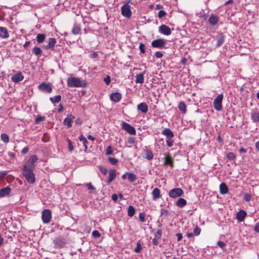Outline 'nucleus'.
Wrapping results in <instances>:
<instances>
[{
    "mask_svg": "<svg viewBox=\"0 0 259 259\" xmlns=\"http://www.w3.org/2000/svg\"><path fill=\"white\" fill-rule=\"evenodd\" d=\"M22 170L23 175L27 182L29 184H33L35 182V178L33 169L26 168V166H23Z\"/></svg>",
    "mask_w": 259,
    "mask_h": 259,
    "instance_id": "nucleus-1",
    "label": "nucleus"
},
{
    "mask_svg": "<svg viewBox=\"0 0 259 259\" xmlns=\"http://www.w3.org/2000/svg\"><path fill=\"white\" fill-rule=\"evenodd\" d=\"M67 84L70 87H81L84 85V83L79 78L72 77L68 78Z\"/></svg>",
    "mask_w": 259,
    "mask_h": 259,
    "instance_id": "nucleus-2",
    "label": "nucleus"
},
{
    "mask_svg": "<svg viewBox=\"0 0 259 259\" xmlns=\"http://www.w3.org/2000/svg\"><path fill=\"white\" fill-rule=\"evenodd\" d=\"M224 96L222 94L219 95L213 100V106L217 111H221L222 109V102Z\"/></svg>",
    "mask_w": 259,
    "mask_h": 259,
    "instance_id": "nucleus-3",
    "label": "nucleus"
},
{
    "mask_svg": "<svg viewBox=\"0 0 259 259\" xmlns=\"http://www.w3.org/2000/svg\"><path fill=\"white\" fill-rule=\"evenodd\" d=\"M122 15L126 18H130L132 15L131 6L127 4H124L121 8Z\"/></svg>",
    "mask_w": 259,
    "mask_h": 259,
    "instance_id": "nucleus-4",
    "label": "nucleus"
},
{
    "mask_svg": "<svg viewBox=\"0 0 259 259\" xmlns=\"http://www.w3.org/2000/svg\"><path fill=\"white\" fill-rule=\"evenodd\" d=\"M38 160L37 156L36 155H33L29 158V160L27 161L23 166H26V168L33 169L34 167V163Z\"/></svg>",
    "mask_w": 259,
    "mask_h": 259,
    "instance_id": "nucleus-5",
    "label": "nucleus"
},
{
    "mask_svg": "<svg viewBox=\"0 0 259 259\" xmlns=\"http://www.w3.org/2000/svg\"><path fill=\"white\" fill-rule=\"evenodd\" d=\"M184 193L183 190L181 188H174L170 190L169 196L171 198H177L182 196Z\"/></svg>",
    "mask_w": 259,
    "mask_h": 259,
    "instance_id": "nucleus-6",
    "label": "nucleus"
},
{
    "mask_svg": "<svg viewBox=\"0 0 259 259\" xmlns=\"http://www.w3.org/2000/svg\"><path fill=\"white\" fill-rule=\"evenodd\" d=\"M166 41L164 39L159 38L152 41L151 45L154 48L162 49L164 48Z\"/></svg>",
    "mask_w": 259,
    "mask_h": 259,
    "instance_id": "nucleus-7",
    "label": "nucleus"
},
{
    "mask_svg": "<svg viewBox=\"0 0 259 259\" xmlns=\"http://www.w3.org/2000/svg\"><path fill=\"white\" fill-rule=\"evenodd\" d=\"M42 220L44 223L47 224L50 222L51 219V212L49 209H45L42 212Z\"/></svg>",
    "mask_w": 259,
    "mask_h": 259,
    "instance_id": "nucleus-8",
    "label": "nucleus"
},
{
    "mask_svg": "<svg viewBox=\"0 0 259 259\" xmlns=\"http://www.w3.org/2000/svg\"><path fill=\"white\" fill-rule=\"evenodd\" d=\"M122 127L131 135H135L136 134L135 128L125 122H122Z\"/></svg>",
    "mask_w": 259,
    "mask_h": 259,
    "instance_id": "nucleus-9",
    "label": "nucleus"
},
{
    "mask_svg": "<svg viewBox=\"0 0 259 259\" xmlns=\"http://www.w3.org/2000/svg\"><path fill=\"white\" fill-rule=\"evenodd\" d=\"M159 32L165 35H169L171 33L170 28L165 25H162L159 27Z\"/></svg>",
    "mask_w": 259,
    "mask_h": 259,
    "instance_id": "nucleus-10",
    "label": "nucleus"
},
{
    "mask_svg": "<svg viewBox=\"0 0 259 259\" xmlns=\"http://www.w3.org/2000/svg\"><path fill=\"white\" fill-rule=\"evenodd\" d=\"M38 89L42 92L50 93L52 91V87L46 83H42L38 85Z\"/></svg>",
    "mask_w": 259,
    "mask_h": 259,
    "instance_id": "nucleus-11",
    "label": "nucleus"
},
{
    "mask_svg": "<svg viewBox=\"0 0 259 259\" xmlns=\"http://www.w3.org/2000/svg\"><path fill=\"white\" fill-rule=\"evenodd\" d=\"M54 244L55 247L60 248L65 246V243L61 238H57L54 240Z\"/></svg>",
    "mask_w": 259,
    "mask_h": 259,
    "instance_id": "nucleus-12",
    "label": "nucleus"
},
{
    "mask_svg": "<svg viewBox=\"0 0 259 259\" xmlns=\"http://www.w3.org/2000/svg\"><path fill=\"white\" fill-rule=\"evenodd\" d=\"M122 96L120 93L118 92L113 93L110 94V98L111 100L114 102H119L121 99Z\"/></svg>",
    "mask_w": 259,
    "mask_h": 259,
    "instance_id": "nucleus-13",
    "label": "nucleus"
},
{
    "mask_svg": "<svg viewBox=\"0 0 259 259\" xmlns=\"http://www.w3.org/2000/svg\"><path fill=\"white\" fill-rule=\"evenodd\" d=\"M24 77L21 72H19L12 76L11 79L14 82H18L22 80Z\"/></svg>",
    "mask_w": 259,
    "mask_h": 259,
    "instance_id": "nucleus-14",
    "label": "nucleus"
},
{
    "mask_svg": "<svg viewBox=\"0 0 259 259\" xmlns=\"http://www.w3.org/2000/svg\"><path fill=\"white\" fill-rule=\"evenodd\" d=\"M137 109L143 113H146L148 111V107L146 103L142 102L138 105Z\"/></svg>",
    "mask_w": 259,
    "mask_h": 259,
    "instance_id": "nucleus-15",
    "label": "nucleus"
},
{
    "mask_svg": "<svg viewBox=\"0 0 259 259\" xmlns=\"http://www.w3.org/2000/svg\"><path fill=\"white\" fill-rule=\"evenodd\" d=\"M9 37V34L6 27L0 26V38L5 39Z\"/></svg>",
    "mask_w": 259,
    "mask_h": 259,
    "instance_id": "nucleus-16",
    "label": "nucleus"
},
{
    "mask_svg": "<svg viewBox=\"0 0 259 259\" xmlns=\"http://www.w3.org/2000/svg\"><path fill=\"white\" fill-rule=\"evenodd\" d=\"M74 118V117L72 115L69 114L65 118L63 121L64 124L68 127H70L72 126V119Z\"/></svg>",
    "mask_w": 259,
    "mask_h": 259,
    "instance_id": "nucleus-17",
    "label": "nucleus"
},
{
    "mask_svg": "<svg viewBox=\"0 0 259 259\" xmlns=\"http://www.w3.org/2000/svg\"><path fill=\"white\" fill-rule=\"evenodd\" d=\"M246 216V212L244 210H240L236 214V219L239 222H242L244 220Z\"/></svg>",
    "mask_w": 259,
    "mask_h": 259,
    "instance_id": "nucleus-18",
    "label": "nucleus"
},
{
    "mask_svg": "<svg viewBox=\"0 0 259 259\" xmlns=\"http://www.w3.org/2000/svg\"><path fill=\"white\" fill-rule=\"evenodd\" d=\"M11 189L9 187H7L0 189V197H4L10 194Z\"/></svg>",
    "mask_w": 259,
    "mask_h": 259,
    "instance_id": "nucleus-19",
    "label": "nucleus"
},
{
    "mask_svg": "<svg viewBox=\"0 0 259 259\" xmlns=\"http://www.w3.org/2000/svg\"><path fill=\"white\" fill-rule=\"evenodd\" d=\"M217 42L216 44V47L219 48L221 47L225 40V36L223 33L219 34L217 37Z\"/></svg>",
    "mask_w": 259,
    "mask_h": 259,
    "instance_id": "nucleus-20",
    "label": "nucleus"
},
{
    "mask_svg": "<svg viewBox=\"0 0 259 259\" xmlns=\"http://www.w3.org/2000/svg\"><path fill=\"white\" fill-rule=\"evenodd\" d=\"M219 20V17L217 16L211 14L208 19V22L211 25H215L218 23Z\"/></svg>",
    "mask_w": 259,
    "mask_h": 259,
    "instance_id": "nucleus-21",
    "label": "nucleus"
},
{
    "mask_svg": "<svg viewBox=\"0 0 259 259\" xmlns=\"http://www.w3.org/2000/svg\"><path fill=\"white\" fill-rule=\"evenodd\" d=\"M109 176L107 181V184H109L116 178V171L115 169H110L109 171Z\"/></svg>",
    "mask_w": 259,
    "mask_h": 259,
    "instance_id": "nucleus-22",
    "label": "nucleus"
},
{
    "mask_svg": "<svg viewBox=\"0 0 259 259\" xmlns=\"http://www.w3.org/2000/svg\"><path fill=\"white\" fill-rule=\"evenodd\" d=\"M228 187L225 183H222L220 185V193L222 195H225L228 192Z\"/></svg>",
    "mask_w": 259,
    "mask_h": 259,
    "instance_id": "nucleus-23",
    "label": "nucleus"
},
{
    "mask_svg": "<svg viewBox=\"0 0 259 259\" xmlns=\"http://www.w3.org/2000/svg\"><path fill=\"white\" fill-rule=\"evenodd\" d=\"M145 72V71H144L142 73H138L136 75L135 81L137 83L142 84L144 82V75Z\"/></svg>",
    "mask_w": 259,
    "mask_h": 259,
    "instance_id": "nucleus-24",
    "label": "nucleus"
},
{
    "mask_svg": "<svg viewBox=\"0 0 259 259\" xmlns=\"http://www.w3.org/2000/svg\"><path fill=\"white\" fill-rule=\"evenodd\" d=\"M162 134L166 137V138H173L174 137V134L173 132L168 128H165L162 132Z\"/></svg>",
    "mask_w": 259,
    "mask_h": 259,
    "instance_id": "nucleus-25",
    "label": "nucleus"
},
{
    "mask_svg": "<svg viewBox=\"0 0 259 259\" xmlns=\"http://www.w3.org/2000/svg\"><path fill=\"white\" fill-rule=\"evenodd\" d=\"M164 164L165 165H169L171 167H174L173 160L169 155L165 157Z\"/></svg>",
    "mask_w": 259,
    "mask_h": 259,
    "instance_id": "nucleus-26",
    "label": "nucleus"
},
{
    "mask_svg": "<svg viewBox=\"0 0 259 259\" xmlns=\"http://www.w3.org/2000/svg\"><path fill=\"white\" fill-rule=\"evenodd\" d=\"M160 193L159 189L157 188H155L152 193L153 200H155L159 198L160 197Z\"/></svg>",
    "mask_w": 259,
    "mask_h": 259,
    "instance_id": "nucleus-27",
    "label": "nucleus"
},
{
    "mask_svg": "<svg viewBox=\"0 0 259 259\" xmlns=\"http://www.w3.org/2000/svg\"><path fill=\"white\" fill-rule=\"evenodd\" d=\"M56 39L54 38H50L49 39L48 45L46 47L47 49H53L56 44Z\"/></svg>",
    "mask_w": 259,
    "mask_h": 259,
    "instance_id": "nucleus-28",
    "label": "nucleus"
},
{
    "mask_svg": "<svg viewBox=\"0 0 259 259\" xmlns=\"http://www.w3.org/2000/svg\"><path fill=\"white\" fill-rule=\"evenodd\" d=\"M186 204L187 201L183 198H179L176 203L177 206L181 208H182L184 206H185L186 205Z\"/></svg>",
    "mask_w": 259,
    "mask_h": 259,
    "instance_id": "nucleus-29",
    "label": "nucleus"
},
{
    "mask_svg": "<svg viewBox=\"0 0 259 259\" xmlns=\"http://www.w3.org/2000/svg\"><path fill=\"white\" fill-rule=\"evenodd\" d=\"M46 35L44 33H39L36 35V40L38 43H42L46 39Z\"/></svg>",
    "mask_w": 259,
    "mask_h": 259,
    "instance_id": "nucleus-30",
    "label": "nucleus"
},
{
    "mask_svg": "<svg viewBox=\"0 0 259 259\" xmlns=\"http://www.w3.org/2000/svg\"><path fill=\"white\" fill-rule=\"evenodd\" d=\"M81 30L80 27L78 25H74L72 29V33L73 34L77 35L80 33Z\"/></svg>",
    "mask_w": 259,
    "mask_h": 259,
    "instance_id": "nucleus-31",
    "label": "nucleus"
},
{
    "mask_svg": "<svg viewBox=\"0 0 259 259\" xmlns=\"http://www.w3.org/2000/svg\"><path fill=\"white\" fill-rule=\"evenodd\" d=\"M127 179L130 182H134L137 179V176L132 172H126Z\"/></svg>",
    "mask_w": 259,
    "mask_h": 259,
    "instance_id": "nucleus-32",
    "label": "nucleus"
},
{
    "mask_svg": "<svg viewBox=\"0 0 259 259\" xmlns=\"http://www.w3.org/2000/svg\"><path fill=\"white\" fill-rule=\"evenodd\" d=\"M178 108L183 113L186 112V106L184 102H181L179 104Z\"/></svg>",
    "mask_w": 259,
    "mask_h": 259,
    "instance_id": "nucleus-33",
    "label": "nucleus"
},
{
    "mask_svg": "<svg viewBox=\"0 0 259 259\" xmlns=\"http://www.w3.org/2000/svg\"><path fill=\"white\" fill-rule=\"evenodd\" d=\"M135 213V208L132 205H130L128 207L127 214L129 217H133Z\"/></svg>",
    "mask_w": 259,
    "mask_h": 259,
    "instance_id": "nucleus-34",
    "label": "nucleus"
},
{
    "mask_svg": "<svg viewBox=\"0 0 259 259\" xmlns=\"http://www.w3.org/2000/svg\"><path fill=\"white\" fill-rule=\"evenodd\" d=\"M61 100V96L60 95H57L54 97H51L50 100L53 103H56L59 102Z\"/></svg>",
    "mask_w": 259,
    "mask_h": 259,
    "instance_id": "nucleus-35",
    "label": "nucleus"
},
{
    "mask_svg": "<svg viewBox=\"0 0 259 259\" xmlns=\"http://www.w3.org/2000/svg\"><path fill=\"white\" fill-rule=\"evenodd\" d=\"M32 53L36 56H39L41 54L42 51L40 48L35 47L32 49Z\"/></svg>",
    "mask_w": 259,
    "mask_h": 259,
    "instance_id": "nucleus-36",
    "label": "nucleus"
},
{
    "mask_svg": "<svg viewBox=\"0 0 259 259\" xmlns=\"http://www.w3.org/2000/svg\"><path fill=\"white\" fill-rule=\"evenodd\" d=\"M251 118L254 122H259V112L252 113Z\"/></svg>",
    "mask_w": 259,
    "mask_h": 259,
    "instance_id": "nucleus-37",
    "label": "nucleus"
},
{
    "mask_svg": "<svg viewBox=\"0 0 259 259\" xmlns=\"http://www.w3.org/2000/svg\"><path fill=\"white\" fill-rule=\"evenodd\" d=\"M2 140L7 143L9 141V136L6 134H2L1 136Z\"/></svg>",
    "mask_w": 259,
    "mask_h": 259,
    "instance_id": "nucleus-38",
    "label": "nucleus"
},
{
    "mask_svg": "<svg viewBox=\"0 0 259 259\" xmlns=\"http://www.w3.org/2000/svg\"><path fill=\"white\" fill-rule=\"evenodd\" d=\"M67 141L68 143V150L70 152H72L74 150V146L73 143L71 142V141L68 139L67 140Z\"/></svg>",
    "mask_w": 259,
    "mask_h": 259,
    "instance_id": "nucleus-39",
    "label": "nucleus"
},
{
    "mask_svg": "<svg viewBox=\"0 0 259 259\" xmlns=\"http://www.w3.org/2000/svg\"><path fill=\"white\" fill-rule=\"evenodd\" d=\"M227 158L230 160H233L236 158L235 154L233 152H229L227 154Z\"/></svg>",
    "mask_w": 259,
    "mask_h": 259,
    "instance_id": "nucleus-40",
    "label": "nucleus"
},
{
    "mask_svg": "<svg viewBox=\"0 0 259 259\" xmlns=\"http://www.w3.org/2000/svg\"><path fill=\"white\" fill-rule=\"evenodd\" d=\"M145 158L148 160H151L153 158V155L151 151H147Z\"/></svg>",
    "mask_w": 259,
    "mask_h": 259,
    "instance_id": "nucleus-41",
    "label": "nucleus"
},
{
    "mask_svg": "<svg viewBox=\"0 0 259 259\" xmlns=\"http://www.w3.org/2000/svg\"><path fill=\"white\" fill-rule=\"evenodd\" d=\"M109 161L113 165L116 164L118 162V159L114 157H109L108 158Z\"/></svg>",
    "mask_w": 259,
    "mask_h": 259,
    "instance_id": "nucleus-42",
    "label": "nucleus"
},
{
    "mask_svg": "<svg viewBox=\"0 0 259 259\" xmlns=\"http://www.w3.org/2000/svg\"><path fill=\"white\" fill-rule=\"evenodd\" d=\"M201 232V229L197 226L196 227V228L194 229L193 231V234L195 236H198Z\"/></svg>",
    "mask_w": 259,
    "mask_h": 259,
    "instance_id": "nucleus-43",
    "label": "nucleus"
},
{
    "mask_svg": "<svg viewBox=\"0 0 259 259\" xmlns=\"http://www.w3.org/2000/svg\"><path fill=\"white\" fill-rule=\"evenodd\" d=\"M173 138H167L166 139V144L168 147H170L173 145L174 141Z\"/></svg>",
    "mask_w": 259,
    "mask_h": 259,
    "instance_id": "nucleus-44",
    "label": "nucleus"
},
{
    "mask_svg": "<svg viewBox=\"0 0 259 259\" xmlns=\"http://www.w3.org/2000/svg\"><path fill=\"white\" fill-rule=\"evenodd\" d=\"M45 119V116H38L35 118V123L36 124H37V123H39L40 122L44 121Z\"/></svg>",
    "mask_w": 259,
    "mask_h": 259,
    "instance_id": "nucleus-45",
    "label": "nucleus"
},
{
    "mask_svg": "<svg viewBox=\"0 0 259 259\" xmlns=\"http://www.w3.org/2000/svg\"><path fill=\"white\" fill-rule=\"evenodd\" d=\"M142 248L140 243L139 242H138L137 244V246H136V248L135 249V251L137 253H139L141 251Z\"/></svg>",
    "mask_w": 259,
    "mask_h": 259,
    "instance_id": "nucleus-46",
    "label": "nucleus"
},
{
    "mask_svg": "<svg viewBox=\"0 0 259 259\" xmlns=\"http://www.w3.org/2000/svg\"><path fill=\"white\" fill-rule=\"evenodd\" d=\"M106 154L107 155L113 154V151L112 150L111 147L109 146L106 151Z\"/></svg>",
    "mask_w": 259,
    "mask_h": 259,
    "instance_id": "nucleus-47",
    "label": "nucleus"
},
{
    "mask_svg": "<svg viewBox=\"0 0 259 259\" xmlns=\"http://www.w3.org/2000/svg\"><path fill=\"white\" fill-rule=\"evenodd\" d=\"M251 195L248 193H245L244 195V199L247 202L250 201Z\"/></svg>",
    "mask_w": 259,
    "mask_h": 259,
    "instance_id": "nucleus-48",
    "label": "nucleus"
},
{
    "mask_svg": "<svg viewBox=\"0 0 259 259\" xmlns=\"http://www.w3.org/2000/svg\"><path fill=\"white\" fill-rule=\"evenodd\" d=\"M145 45L143 43H140L139 45V49L141 53H144L145 52Z\"/></svg>",
    "mask_w": 259,
    "mask_h": 259,
    "instance_id": "nucleus-49",
    "label": "nucleus"
},
{
    "mask_svg": "<svg viewBox=\"0 0 259 259\" xmlns=\"http://www.w3.org/2000/svg\"><path fill=\"white\" fill-rule=\"evenodd\" d=\"M161 235L162 231L160 229H158L155 234V237L159 239L161 237Z\"/></svg>",
    "mask_w": 259,
    "mask_h": 259,
    "instance_id": "nucleus-50",
    "label": "nucleus"
},
{
    "mask_svg": "<svg viewBox=\"0 0 259 259\" xmlns=\"http://www.w3.org/2000/svg\"><path fill=\"white\" fill-rule=\"evenodd\" d=\"M217 245L220 247L222 249H223L225 246H226V243L223 241H219L218 242H217Z\"/></svg>",
    "mask_w": 259,
    "mask_h": 259,
    "instance_id": "nucleus-51",
    "label": "nucleus"
},
{
    "mask_svg": "<svg viewBox=\"0 0 259 259\" xmlns=\"http://www.w3.org/2000/svg\"><path fill=\"white\" fill-rule=\"evenodd\" d=\"M92 235L93 237L97 238L101 236V234L98 231L95 230L92 232Z\"/></svg>",
    "mask_w": 259,
    "mask_h": 259,
    "instance_id": "nucleus-52",
    "label": "nucleus"
},
{
    "mask_svg": "<svg viewBox=\"0 0 259 259\" xmlns=\"http://www.w3.org/2000/svg\"><path fill=\"white\" fill-rule=\"evenodd\" d=\"M166 15V12L163 10H160L158 12V17L159 18H161L165 16Z\"/></svg>",
    "mask_w": 259,
    "mask_h": 259,
    "instance_id": "nucleus-53",
    "label": "nucleus"
},
{
    "mask_svg": "<svg viewBox=\"0 0 259 259\" xmlns=\"http://www.w3.org/2000/svg\"><path fill=\"white\" fill-rule=\"evenodd\" d=\"M99 169L100 171L104 174V175H106L107 172V170L106 168L102 167L101 166H99Z\"/></svg>",
    "mask_w": 259,
    "mask_h": 259,
    "instance_id": "nucleus-54",
    "label": "nucleus"
},
{
    "mask_svg": "<svg viewBox=\"0 0 259 259\" xmlns=\"http://www.w3.org/2000/svg\"><path fill=\"white\" fill-rule=\"evenodd\" d=\"M139 219L141 222H144L145 221V214L143 213H140L139 216Z\"/></svg>",
    "mask_w": 259,
    "mask_h": 259,
    "instance_id": "nucleus-55",
    "label": "nucleus"
},
{
    "mask_svg": "<svg viewBox=\"0 0 259 259\" xmlns=\"http://www.w3.org/2000/svg\"><path fill=\"white\" fill-rule=\"evenodd\" d=\"M104 80L107 84H109L111 81L110 76L107 75L104 78Z\"/></svg>",
    "mask_w": 259,
    "mask_h": 259,
    "instance_id": "nucleus-56",
    "label": "nucleus"
},
{
    "mask_svg": "<svg viewBox=\"0 0 259 259\" xmlns=\"http://www.w3.org/2000/svg\"><path fill=\"white\" fill-rule=\"evenodd\" d=\"M98 53L94 52V53L90 54V57L92 59H94V58H96L98 57Z\"/></svg>",
    "mask_w": 259,
    "mask_h": 259,
    "instance_id": "nucleus-57",
    "label": "nucleus"
},
{
    "mask_svg": "<svg viewBox=\"0 0 259 259\" xmlns=\"http://www.w3.org/2000/svg\"><path fill=\"white\" fill-rule=\"evenodd\" d=\"M161 213L162 215H167L168 214V211L167 209H161Z\"/></svg>",
    "mask_w": 259,
    "mask_h": 259,
    "instance_id": "nucleus-58",
    "label": "nucleus"
},
{
    "mask_svg": "<svg viewBox=\"0 0 259 259\" xmlns=\"http://www.w3.org/2000/svg\"><path fill=\"white\" fill-rule=\"evenodd\" d=\"M155 56L156 58H160L163 56V54L160 52H156L155 54Z\"/></svg>",
    "mask_w": 259,
    "mask_h": 259,
    "instance_id": "nucleus-59",
    "label": "nucleus"
},
{
    "mask_svg": "<svg viewBox=\"0 0 259 259\" xmlns=\"http://www.w3.org/2000/svg\"><path fill=\"white\" fill-rule=\"evenodd\" d=\"M86 186L89 190H95V188L91 184V183L86 184Z\"/></svg>",
    "mask_w": 259,
    "mask_h": 259,
    "instance_id": "nucleus-60",
    "label": "nucleus"
},
{
    "mask_svg": "<svg viewBox=\"0 0 259 259\" xmlns=\"http://www.w3.org/2000/svg\"><path fill=\"white\" fill-rule=\"evenodd\" d=\"M29 151V148L28 147H24L21 151V152L23 154H26Z\"/></svg>",
    "mask_w": 259,
    "mask_h": 259,
    "instance_id": "nucleus-61",
    "label": "nucleus"
},
{
    "mask_svg": "<svg viewBox=\"0 0 259 259\" xmlns=\"http://www.w3.org/2000/svg\"><path fill=\"white\" fill-rule=\"evenodd\" d=\"M254 231L257 233H259V223L255 224L254 227Z\"/></svg>",
    "mask_w": 259,
    "mask_h": 259,
    "instance_id": "nucleus-62",
    "label": "nucleus"
},
{
    "mask_svg": "<svg viewBox=\"0 0 259 259\" xmlns=\"http://www.w3.org/2000/svg\"><path fill=\"white\" fill-rule=\"evenodd\" d=\"M82 143H83V145L84 147V151L85 152L88 148L87 144H88V141H87V140H84L83 142H82Z\"/></svg>",
    "mask_w": 259,
    "mask_h": 259,
    "instance_id": "nucleus-63",
    "label": "nucleus"
},
{
    "mask_svg": "<svg viewBox=\"0 0 259 259\" xmlns=\"http://www.w3.org/2000/svg\"><path fill=\"white\" fill-rule=\"evenodd\" d=\"M111 198L113 201L116 202L118 199V196L117 194H114L112 195Z\"/></svg>",
    "mask_w": 259,
    "mask_h": 259,
    "instance_id": "nucleus-64",
    "label": "nucleus"
}]
</instances>
